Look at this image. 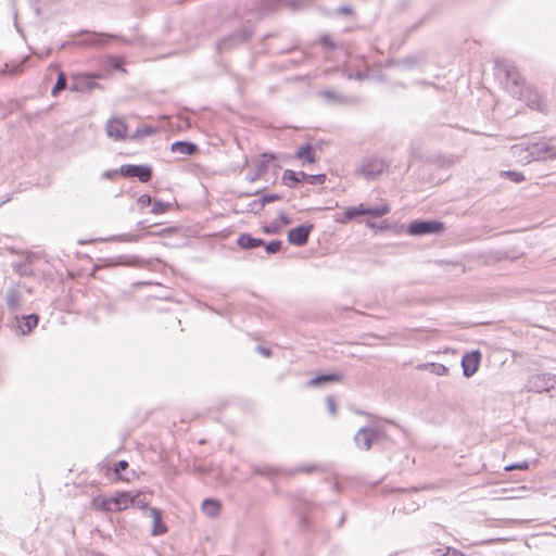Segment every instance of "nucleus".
Segmentation results:
<instances>
[{"label": "nucleus", "mask_w": 556, "mask_h": 556, "mask_svg": "<svg viewBox=\"0 0 556 556\" xmlns=\"http://www.w3.org/2000/svg\"><path fill=\"white\" fill-rule=\"evenodd\" d=\"M111 66H112L114 70L123 71L122 64H121L119 60H118V59H116V58H112V59H111Z\"/></svg>", "instance_id": "obj_48"}, {"label": "nucleus", "mask_w": 556, "mask_h": 556, "mask_svg": "<svg viewBox=\"0 0 556 556\" xmlns=\"http://www.w3.org/2000/svg\"><path fill=\"white\" fill-rule=\"evenodd\" d=\"M312 229V225H300L292 228L288 232V241L293 245L302 247L307 242Z\"/></svg>", "instance_id": "obj_10"}, {"label": "nucleus", "mask_w": 556, "mask_h": 556, "mask_svg": "<svg viewBox=\"0 0 556 556\" xmlns=\"http://www.w3.org/2000/svg\"><path fill=\"white\" fill-rule=\"evenodd\" d=\"M110 510L109 511H121V506L117 505V500L115 497H110Z\"/></svg>", "instance_id": "obj_45"}, {"label": "nucleus", "mask_w": 556, "mask_h": 556, "mask_svg": "<svg viewBox=\"0 0 556 556\" xmlns=\"http://www.w3.org/2000/svg\"><path fill=\"white\" fill-rule=\"evenodd\" d=\"M323 42H324L325 45H328V40H327V38H323Z\"/></svg>", "instance_id": "obj_54"}, {"label": "nucleus", "mask_w": 556, "mask_h": 556, "mask_svg": "<svg viewBox=\"0 0 556 556\" xmlns=\"http://www.w3.org/2000/svg\"><path fill=\"white\" fill-rule=\"evenodd\" d=\"M67 79L64 73H59L56 83L52 89V96H56L61 90L66 88Z\"/></svg>", "instance_id": "obj_30"}, {"label": "nucleus", "mask_w": 556, "mask_h": 556, "mask_svg": "<svg viewBox=\"0 0 556 556\" xmlns=\"http://www.w3.org/2000/svg\"><path fill=\"white\" fill-rule=\"evenodd\" d=\"M444 229V225L438 220H415L408 226V233L413 236H422L437 233Z\"/></svg>", "instance_id": "obj_5"}, {"label": "nucleus", "mask_w": 556, "mask_h": 556, "mask_svg": "<svg viewBox=\"0 0 556 556\" xmlns=\"http://www.w3.org/2000/svg\"><path fill=\"white\" fill-rule=\"evenodd\" d=\"M326 404H327L329 413L332 416H334L336 413H337V404H336L334 399L332 396H328L327 400H326Z\"/></svg>", "instance_id": "obj_40"}, {"label": "nucleus", "mask_w": 556, "mask_h": 556, "mask_svg": "<svg viewBox=\"0 0 556 556\" xmlns=\"http://www.w3.org/2000/svg\"><path fill=\"white\" fill-rule=\"evenodd\" d=\"M529 469V463L528 462H520L517 464H513L505 467L506 471L510 470H528Z\"/></svg>", "instance_id": "obj_37"}, {"label": "nucleus", "mask_w": 556, "mask_h": 556, "mask_svg": "<svg viewBox=\"0 0 556 556\" xmlns=\"http://www.w3.org/2000/svg\"><path fill=\"white\" fill-rule=\"evenodd\" d=\"M307 174L304 172H293L286 169L282 175V181L287 187H294L295 184L306 180Z\"/></svg>", "instance_id": "obj_19"}, {"label": "nucleus", "mask_w": 556, "mask_h": 556, "mask_svg": "<svg viewBox=\"0 0 556 556\" xmlns=\"http://www.w3.org/2000/svg\"><path fill=\"white\" fill-rule=\"evenodd\" d=\"M149 514L153 519L152 534L155 536L164 534L167 531V527L162 521V514L160 509L152 507L149 509Z\"/></svg>", "instance_id": "obj_16"}, {"label": "nucleus", "mask_w": 556, "mask_h": 556, "mask_svg": "<svg viewBox=\"0 0 556 556\" xmlns=\"http://www.w3.org/2000/svg\"><path fill=\"white\" fill-rule=\"evenodd\" d=\"M170 151L184 155H193L198 151V147L192 142L176 141L172 143Z\"/></svg>", "instance_id": "obj_18"}, {"label": "nucleus", "mask_w": 556, "mask_h": 556, "mask_svg": "<svg viewBox=\"0 0 556 556\" xmlns=\"http://www.w3.org/2000/svg\"><path fill=\"white\" fill-rule=\"evenodd\" d=\"M264 207L262 199L255 200L250 204V212L258 213Z\"/></svg>", "instance_id": "obj_42"}, {"label": "nucleus", "mask_w": 556, "mask_h": 556, "mask_svg": "<svg viewBox=\"0 0 556 556\" xmlns=\"http://www.w3.org/2000/svg\"><path fill=\"white\" fill-rule=\"evenodd\" d=\"M281 249V241L274 240L265 244V250L269 254L277 253Z\"/></svg>", "instance_id": "obj_36"}, {"label": "nucleus", "mask_w": 556, "mask_h": 556, "mask_svg": "<svg viewBox=\"0 0 556 556\" xmlns=\"http://www.w3.org/2000/svg\"><path fill=\"white\" fill-rule=\"evenodd\" d=\"M24 326L22 327L23 333L29 332L35 328L38 324V316L36 314H30L28 316H25L24 318Z\"/></svg>", "instance_id": "obj_29"}, {"label": "nucleus", "mask_w": 556, "mask_h": 556, "mask_svg": "<svg viewBox=\"0 0 556 556\" xmlns=\"http://www.w3.org/2000/svg\"><path fill=\"white\" fill-rule=\"evenodd\" d=\"M167 232H169V229H162V230H159L157 232H149V235L164 236Z\"/></svg>", "instance_id": "obj_51"}, {"label": "nucleus", "mask_w": 556, "mask_h": 556, "mask_svg": "<svg viewBox=\"0 0 556 556\" xmlns=\"http://www.w3.org/2000/svg\"><path fill=\"white\" fill-rule=\"evenodd\" d=\"M106 135L115 140H122L126 137L127 126L122 118H112L105 126Z\"/></svg>", "instance_id": "obj_12"}, {"label": "nucleus", "mask_w": 556, "mask_h": 556, "mask_svg": "<svg viewBox=\"0 0 556 556\" xmlns=\"http://www.w3.org/2000/svg\"><path fill=\"white\" fill-rule=\"evenodd\" d=\"M108 39H119L125 43H129V41L126 39L119 38L118 36H115V35H110V34H104V33H100V34L94 33L93 37L91 39L85 40L81 43L86 45V46H104L106 43Z\"/></svg>", "instance_id": "obj_17"}, {"label": "nucleus", "mask_w": 556, "mask_h": 556, "mask_svg": "<svg viewBox=\"0 0 556 556\" xmlns=\"http://www.w3.org/2000/svg\"><path fill=\"white\" fill-rule=\"evenodd\" d=\"M116 239H118L121 241H138L139 237L138 236H129V235H121V236L116 237Z\"/></svg>", "instance_id": "obj_47"}, {"label": "nucleus", "mask_w": 556, "mask_h": 556, "mask_svg": "<svg viewBox=\"0 0 556 556\" xmlns=\"http://www.w3.org/2000/svg\"><path fill=\"white\" fill-rule=\"evenodd\" d=\"M152 204V199L149 194H142L138 198V205L142 208Z\"/></svg>", "instance_id": "obj_39"}, {"label": "nucleus", "mask_w": 556, "mask_h": 556, "mask_svg": "<svg viewBox=\"0 0 556 556\" xmlns=\"http://www.w3.org/2000/svg\"><path fill=\"white\" fill-rule=\"evenodd\" d=\"M326 179V176L324 174H319V175H307L306 177V180L309 182V184H313V185H320V184H324Z\"/></svg>", "instance_id": "obj_38"}, {"label": "nucleus", "mask_w": 556, "mask_h": 556, "mask_svg": "<svg viewBox=\"0 0 556 556\" xmlns=\"http://www.w3.org/2000/svg\"><path fill=\"white\" fill-rule=\"evenodd\" d=\"M497 72L500 75H504L503 84L505 89L514 98H522L526 86L517 68L510 62L503 61L497 64Z\"/></svg>", "instance_id": "obj_1"}, {"label": "nucleus", "mask_w": 556, "mask_h": 556, "mask_svg": "<svg viewBox=\"0 0 556 556\" xmlns=\"http://www.w3.org/2000/svg\"><path fill=\"white\" fill-rule=\"evenodd\" d=\"M387 168V164L382 159L370 157L363 162L359 172L366 179H372L382 174Z\"/></svg>", "instance_id": "obj_7"}, {"label": "nucleus", "mask_w": 556, "mask_h": 556, "mask_svg": "<svg viewBox=\"0 0 556 556\" xmlns=\"http://www.w3.org/2000/svg\"><path fill=\"white\" fill-rule=\"evenodd\" d=\"M261 199L263 201V204L265 205L266 203H270V202L279 200L280 197L278 194H266V195L262 197Z\"/></svg>", "instance_id": "obj_44"}, {"label": "nucleus", "mask_w": 556, "mask_h": 556, "mask_svg": "<svg viewBox=\"0 0 556 556\" xmlns=\"http://www.w3.org/2000/svg\"><path fill=\"white\" fill-rule=\"evenodd\" d=\"M382 432L376 428L364 427L357 431L354 437V441L357 447L368 451L371 448L374 442H376Z\"/></svg>", "instance_id": "obj_6"}, {"label": "nucleus", "mask_w": 556, "mask_h": 556, "mask_svg": "<svg viewBox=\"0 0 556 556\" xmlns=\"http://www.w3.org/2000/svg\"><path fill=\"white\" fill-rule=\"evenodd\" d=\"M346 77L349 79H355V80H363L367 77V73L366 72H362V71H357L355 73H349L346 75Z\"/></svg>", "instance_id": "obj_41"}, {"label": "nucleus", "mask_w": 556, "mask_h": 556, "mask_svg": "<svg viewBox=\"0 0 556 556\" xmlns=\"http://www.w3.org/2000/svg\"><path fill=\"white\" fill-rule=\"evenodd\" d=\"M156 132V128L150 125H143L136 129V131L131 135L132 140H141L146 137L152 136Z\"/></svg>", "instance_id": "obj_27"}, {"label": "nucleus", "mask_w": 556, "mask_h": 556, "mask_svg": "<svg viewBox=\"0 0 556 556\" xmlns=\"http://www.w3.org/2000/svg\"><path fill=\"white\" fill-rule=\"evenodd\" d=\"M253 471L261 476L271 477L277 473V469L269 466H253Z\"/></svg>", "instance_id": "obj_33"}, {"label": "nucleus", "mask_w": 556, "mask_h": 556, "mask_svg": "<svg viewBox=\"0 0 556 556\" xmlns=\"http://www.w3.org/2000/svg\"><path fill=\"white\" fill-rule=\"evenodd\" d=\"M169 205H170L169 203H164L162 201L154 200L152 203L151 213L156 214V215L163 214L169 208Z\"/></svg>", "instance_id": "obj_34"}, {"label": "nucleus", "mask_w": 556, "mask_h": 556, "mask_svg": "<svg viewBox=\"0 0 556 556\" xmlns=\"http://www.w3.org/2000/svg\"><path fill=\"white\" fill-rule=\"evenodd\" d=\"M529 143L533 161L556 160V144H553L549 140L541 139Z\"/></svg>", "instance_id": "obj_4"}, {"label": "nucleus", "mask_w": 556, "mask_h": 556, "mask_svg": "<svg viewBox=\"0 0 556 556\" xmlns=\"http://www.w3.org/2000/svg\"><path fill=\"white\" fill-rule=\"evenodd\" d=\"M481 354L479 351L466 353L462 359L463 374L465 377H472L479 368Z\"/></svg>", "instance_id": "obj_11"}, {"label": "nucleus", "mask_w": 556, "mask_h": 556, "mask_svg": "<svg viewBox=\"0 0 556 556\" xmlns=\"http://www.w3.org/2000/svg\"><path fill=\"white\" fill-rule=\"evenodd\" d=\"M390 212V207L387 204H382L375 207H367L364 204H359L358 206L349 207L344 211V219L351 220L361 215H369L374 218H379L384 216Z\"/></svg>", "instance_id": "obj_2"}, {"label": "nucleus", "mask_w": 556, "mask_h": 556, "mask_svg": "<svg viewBox=\"0 0 556 556\" xmlns=\"http://www.w3.org/2000/svg\"><path fill=\"white\" fill-rule=\"evenodd\" d=\"M5 302L11 311H16L22 306V292L18 286H11L8 289Z\"/></svg>", "instance_id": "obj_15"}, {"label": "nucleus", "mask_w": 556, "mask_h": 556, "mask_svg": "<svg viewBox=\"0 0 556 556\" xmlns=\"http://www.w3.org/2000/svg\"><path fill=\"white\" fill-rule=\"evenodd\" d=\"M115 498L117 500V505L121 506L122 510L126 509L129 504L134 502V498L130 497L129 493L127 492L119 493L117 496H115Z\"/></svg>", "instance_id": "obj_31"}, {"label": "nucleus", "mask_w": 556, "mask_h": 556, "mask_svg": "<svg viewBox=\"0 0 556 556\" xmlns=\"http://www.w3.org/2000/svg\"><path fill=\"white\" fill-rule=\"evenodd\" d=\"M515 495L506 496L505 498H515Z\"/></svg>", "instance_id": "obj_56"}, {"label": "nucleus", "mask_w": 556, "mask_h": 556, "mask_svg": "<svg viewBox=\"0 0 556 556\" xmlns=\"http://www.w3.org/2000/svg\"><path fill=\"white\" fill-rule=\"evenodd\" d=\"M510 152L511 155L516 159V161L520 164H529L533 162V156L531 155L529 142H521L511 146Z\"/></svg>", "instance_id": "obj_13"}, {"label": "nucleus", "mask_w": 556, "mask_h": 556, "mask_svg": "<svg viewBox=\"0 0 556 556\" xmlns=\"http://www.w3.org/2000/svg\"><path fill=\"white\" fill-rule=\"evenodd\" d=\"M522 100L529 108L538 111H545L546 104L544 100L542 99L541 94L532 87L526 86L523 89V96L522 98H519Z\"/></svg>", "instance_id": "obj_9"}, {"label": "nucleus", "mask_w": 556, "mask_h": 556, "mask_svg": "<svg viewBox=\"0 0 556 556\" xmlns=\"http://www.w3.org/2000/svg\"><path fill=\"white\" fill-rule=\"evenodd\" d=\"M501 175L509 178L514 182H521L525 180L523 174L520 172H516V170H505V172H502Z\"/></svg>", "instance_id": "obj_35"}, {"label": "nucleus", "mask_w": 556, "mask_h": 556, "mask_svg": "<svg viewBox=\"0 0 556 556\" xmlns=\"http://www.w3.org/2000/svg\"><path fill=\"white\" fill-rule=\"evenodd\" d=\"M257 351H258L262 355H264V356H266V357H268V356L270 355V350H269V349H267V348H264V346H257Z\"/></svg>", "instance_id": "obj_49"}, {"label": "nucleus", "mask_w": 556, "mask_h": 556, "mask_svg": "<svg viewBox=\"0 0 556 556\" xmlns=\"http://www.w3.org/2000/svg\"><path fill=\"white\" fill-rule=\"evenodd\" d=\"M94 86H96V84H93V83H92V84H89V86H88V87L91 89V88H93Z\"/></svg>", "instance_id": "obj_55"}, {"label": "nucleus", "mask_w": 556, "mask_h": 556, "mask_svg": "<svg viewBox=\"0 0 556 556\" xmlns=\"http://www.w3.org/2000/svg\"><path fill=\"white\" fill-rule=\"evenodd\" d=\"M341 376L338 374L319 375L308 381L309 387H317L325 382L339 381Z\"/></svg>", "instance_id": "obj_26"}, {"label": "nucleus", "mask_w": 556, "mask_h": 556, "mask_svg": "<svg viewBox=\"0 0 556 556\" xmlns=\"http://www.w3.org/2000/svg\"><path fill=\"white\" fill-rule=\"evenodd\" d=\"M273 160L274 155L264 153L260 159L255 161V170L253 174H249L248 179L250 181H255L256 179L261 178L267 172L268 164Z\"/></svg>", "instance_id": "obj_14"}, {"label": "nucleus", "mask_w": 556, "mask_h": 556, "mask_svg": "<svg viewBox=\"0 0 556 556\" xmlns=\"http://www.w3.org/2000/svg\"><path fill=\"white\" fill-rule=\"evenodd\" d=\"M315 469H316V466H311V467L301 468L300 470L304 471V472H311V471H313Z\"/></svg>", "instance_id": "obj_52"}, {"label": "nucleus", "mask_w": 556, "mask_h": 556, "mask_svg": "<svg viewBox=\"0 0 556 556\" xmlns=\"http://www.w3.org/2000/svg\"><path fill=\"white\" fill-rule=\"evenodd\" d=\"M320 96L327 100L334 101V102H344L345 101V98L343 96L338 94L333 90H323V91H320Z\"/></svg>", "instance_id": "obj_32"}, {"label": "nucleus", "mask_w": 556, "mask_h": 556, "mask_svg": "<svg viewBox=\"0 0 556 556\" xmlns=\"http://www.w3.org/2000/svg\"><path fill=\"white\" fill-rule=\"evenodd\" d=\"M295 156L300 160L303 161V163H314L315 162V156H314V153H313V148L312 146L309 144H306L302 148H300L296 152H295Z\"/></svg>", "instance_id": "obj_24"}, {"label": "nucleus", "mask_w": 556, "mask_h": 556, "mask_svg": "<svg viewBox=\"0 0 556 556\" xmlns=\"http://www.w3.org/2000/svg\"><path fill=\"white\" fill-rule=\"evenodd\" d=\"M237 243L242 249H254L264 244V241L258 238H253L249 233H242L238 237Z\"/></svg>", "instance_id": "obj_20"}, {"label": "nucleus", "mask_w": 556, "mask_h": 556, "mask_svg": "<svg viewBox=\"0 0 556 556\" xmlns=\"http://www.w3.org/2000/svg\"><path fill=\"white\" fill-rule=\"evenodd\" d=\"M202 510L208 517H216L220 511V503L216 500L206 498L202 503Z\"/></svg>", "instance_id": "obj_22"}, {"label": "nucleus", "mask_w": 556, "mask_h": 556, "mask_svg": "<svg viewBox=\"0 0 556 556\" xmlns=\"http://www.w3.org/2000/svg\"><path fill=\"white\" fill-rule=\"evenodd\" d=\"M420 368L429 370L435 376H446L448 374V368L445 365L439 363L424 364L420 366Z\"/></svg>", "instance_id": "obj_25"}, {"label": "nucleus", "mask_w": 556, "mask_h": 556, "mask_svg": "<svg viewBox=\"0 0 556 556\" xmlns=\"http://www.w3.org/2000/svg\"><path fill=\"white\" fill-rule=\"evenodd\" d=\"M264 230H265V232H267V233L274 232V230H273V229H270L269 227H265V229H264Z\"/></svg>", "instance_id": "obj_53"}, {"label": "nucleus", "mask_w": 556, "mask_h": 556, "mask_svg": "<svg viewBox=\"0 0 556 556\" xmlns=\"http://www.w3.org/2000/svg\"><path fill=\"white\" fill-rule=\"evenodd\" d=\"M556 383V376L548 374H536L529 377L526 388L528 391L542 393L549 392L554 389Z\"/></svg>", "instance_id": "obj_3"}, {"label": "nucleus", "mask_w": 556, "mask_h": 556, "mask_svg": "<svg viewBox=\"0 0 556 556\" xmlns=\"http://www.w3.org/2000/svg\"><path fill=\"white\" fill-rule=\"evenodd\" d=\"M91 506L93 509L101 510V511H109L110 510V497L105 496H97L91 501Z\"/></svg>", "instance_id": "obj_28"}, {"label": "nucleus", "mask_w": 556, "mask_h": 556, "mask_svg": "<svg viewBox=\"0 0 556 556\" xmlns=\"http://www.w3.org/2000/svg\"><path fill=\"white\" fill-rule=\"evenodd\" d=\"M121 174L124 177H138L141 182H148L152 177V169L146 165H123L121 167Z\"/></svg>", "instance_id": "obj_8"}, {"label": "nucleus", "mask_w": 556, "mask_h": 556, "mask_svg": "<svg viewBox=\"0 0 556 556\" xmlns=\"http://www.w3.org/2000/svg\"><path fill=\"white\" fill-rule=\"evenodd\" d=\"M443 555L444 556H467L463 552H460L454 547H446Z\"/></svg>", "instance_id": "obj_43"}, {"label": "nucleus", "mask_w": 556, "mask_h": 556, "mask_svg": "<svg viewBox=\"0 0 556 556\" xmlns=\"http://www.w3.org/2000/svg\"><path fill=\"white\" fill-rule=\"evenodd\" d=\"M252 36V30L250 28H243L242 30L238 31L233 36H231L228 39L220 40L217 43V49L222 50L227 47L228 41L232 40H239V41H245Z\"/></svg>", "instance_id": "obj_23"}, {"label": "nucleus", "mask_w": 556, "mask_h": 556, "mask_svg": "<svg viewBox=\"0 0 556 556\" xmlns=\"http://www.w3.org/2000/svg\"><path fill=\"white\" fill-rule=\"evenodd\" d=\"M338 11H339V12H341V13H343V14H350L352 10H351V8H349V7H340V8L338 9Z\"/></svg>", "instance_id": "obj_50"}, {"label": "nucleus", "mask_w": 556, "mask_h": 556, "mask_svg": "<svg viewBox=\"0 0 556 556\" xmlns=\"http://www.w3.org/2000/svg\"><path fill=\"white\" fill-rule=\"evenodd\" d=\"M416 63H417V60H416L415 58H407V59H405V60H403V61L401 62V64H402L404 67H406V68H410V67H413V65H414V64H416Z\"/></svg>", "instance_id": "obj_46"}, {"label": "nucleus", "mask_w": 556, "mask_h": 556, "mask_svg": "<svg viewBox=\"0 0 556 556\" xmlns=\"http://www.w3.org/2000/svg\"><path fill=\"white\" fill-rule=\"evenodd\" d=\"M128 468V463L126 460H119L117 464L114 465L113 473L116 479L123 480V481H130L135 477V471L130 470L123 475V471H126Z\"/></svg>", "instance_id": "obj_21"}]
</instances>
